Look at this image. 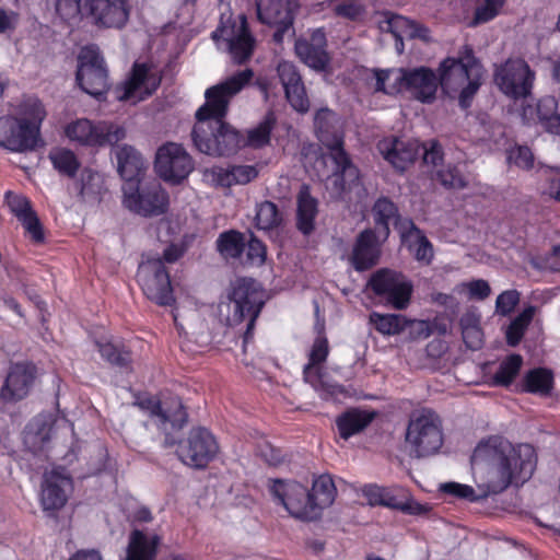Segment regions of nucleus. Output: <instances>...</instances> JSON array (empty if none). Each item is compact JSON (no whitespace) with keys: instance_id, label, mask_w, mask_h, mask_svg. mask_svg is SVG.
Here are the masks:
<instances>
[{"instance_id":"f257e3e1","label":"nucleus","mask_w":560,"mask_h":560,"mask_svg":"<svg viewBox=\"0 0 560 560\" xmlns=\"http://www.w3.org/2000/svg\"><path fill=\"white\" fill-rule=\"evenodd\" d=\"M537 463L529 444L512 445L500 436L481 441L471 456V469L477 489L458 482H446L440 490L455 498L476 502L503 492L510 486H521L533 475Z\"/></svg>"},{"instance_id":"f03ea898","label":"nucleus","mask_w":560,"mask_h":560,"mask_svg":"<svg viewBox=\"0 0 560 560\" xmlns=\"http://www.w3.org/2000/svg\"><path fill=\"white\" fill-rule=\"evenodd\" d=\"M254 78L250 69L236 72L206 90V103L197 110L192 129L196 148L208 155H225L238 150L244 139L223 121L231 100Z\"/></svg>"},{"instance_id":"7ed1b4c3","label":"nucleus","mask_w":560,"mask_h":560,"mask_svg":"<svg viewBox=\"0 0 560 560\" xmlns=\"http://www.w3.org/2000/svg\"><path fill=\"white\" fill-rule=\"evenodd\" d=\"M336 115L323 108L315 115V128L318 140L328 149L322 162L330 165L331 175H327L328 188L341 199L351 200L350 194L359 195L362 191L359 171L351 164L342 149V136L335 126Z\"/></svg>"},{"instance_id":"20e7f679","label":"nucleus","mask_w":560,"mask_h":560,"mask_svg":"<svg viewBox=\"0 0 560 560\" xmlns=\"http://www.w3.org/2000/svg\"><path fill=\"white\" fill-rule=\"evenodd\" d=\"M46 115L38 98H25L15 115L0 117V147L18 153L34 150L40 141V127Z\"/></svg>"},{"instance_id":"39448f33","label":"nucleus","mask_w":560,"mask_h":560,"mask_svg":"<svg viewBox=\"0 0 560 560\" xmlns=\"http://www.w3.org/2000/svg\"><path fill=\"white\" fill-rule=\"evenodd\" d=\"M482 68L472 48L465 45L458 57H447L439 66V83L448 95L459 93V104L466 108L480 86Z\"/></svg>"},{"instance_id":"423d86ee","label":"nucleus","mask_w":560,"mask_h":560,"mask_svg":"<svg viewBox=\"0 0 560 560\" xmlns=\"http://www.w3.org/2000/svg\"><path fill=\"white\" fill-rule=\"evenodd\" d=\"M264 305V292L252 279H240L232 284L225 300L218 304V316L228 326H237L248 318L246 337L254 327Z\"/></svg>"},{"instance_id":"0eeeda50","label":"nucleus","mask_w":560,"mask_h":560,"mask_svg":"<svg viewBox=\"0 0 560 560\" xmlns=\"http://www.w3.org/2000/svg\"><path fill=\"white\" fill-rule=\"evenodd\" d=\"M67 139L78 145L101 149L115 147L127 137V128L116 120L77 118L65 127Z\"/></svg>"},{"instance_id":"6e6552de","label":"nucleus","mask_w":560,"mask_h":560,"mask_svg":"<svg viewBox=\"0 0 560 560\" xmlns=\"http://www.w3.org/2000/svg\"><path fill=\"white\" fill-rule=\"evenodd\" d=\"M406 445L416 457L435 454L443 444V431L440 417L430 409L411 415L407 431Z\"/></svg>"},{"instance_id":"1a4fd4ad","label":"nucleus","mask_w":560,"mask_h":560,"mask_svg":"<svg viewBox=\"0 0 560 560\" xmlns=\"http://www.w3.org/2000/svg\"><path fill=\"white\" fill-rule=\"evenodd\" d=\"M535 79V72L521 58L497 65L493 72V81L500 92L514 101L526 100L532 94Z\"/></svg>"},{"instance_id":"9d476101","label":"nucleus","mask_w":560,"mask_h":560,"mask_svg":"<svg viewBox=\"0 0 560 560\" xmlns=\"http://www.w3.org/2000/svg\"><path fill=\"white\" fill-rule=\"evenodd\" d=\"M212 38L219 47L224 46L236 63L245 62L254 51L255 39L248 31L244 14L222 19Z\"/></svg>"},{"instance_id":"9b49d317","label":"nucleus","mask_w":560,"mask_h":560,"mask_svg":"<svg viewBox=\"0 0 560 560\" xmlns=\"http://www.w3.org/2000/svg\"><path fill=\"white\" fill-rule=\"evenodd\" d=\"M122 203L133 213L142 217H156L168 208V194L155 180L145 185L122 186Z\"/></svg>"},{"instance_id":"f8f14e48","label":"nucleus","mask_w":560,"mask_h":560,"mask_svg":"<svg viewBox=\"0 0 560 560\" xmlns=\"http://www.w3.org/2000/svg\"><path fill=\"white\" fill-rule=\"evenodd\" d=\"M373 293L395 310L408 307L413 292L412 282L401 272L381 269L369 280Z\"/></svg>"},{"instance_id":"ddd939ff","label":"nucleus","mask_w":560,"mask_h":560,"mask_svg":"<svg viewBox=\"0 0 560 560\" xmlns=\"http://www.w3.org/2000/svg\"><path fill=\"white\" fill-rule=\"evenodd\" d=\"M77 82L86 94L96 98L107 92V69L95 46L81 49L78 56Z\"/></svg>"},{"instance_id":"4468645a","label":"nucleus","mask_w":560,"mask_h":560,"mask_svg":"<svg viewBox=\"0 0 560 560\" xmlns=\"http://www.w3.org/2000/svg\"><path fill=\"white\" fill-rule=\"evenodd\" d=\"M138 282L144 295L159 305L174 302L170 275L161 258H147L138 268Z\"/></svg>"},{"instance_id":"2eb2a0df","label":"nucleus","mask_w":560,"mask_h":560,"mask_svg":"<svg viewBox=\"0 0 560 560\" xmlns=\"http://www.w3.org/2000/svg\"><path fill=\"white\" fill-rule=\"evenodd\" d=\"M154 168L164 182L176 185L194 171V160L182 144L167 142L158 149Z\"/></svg>"},{"instance_id":"dca6fc26","label":"nucleus","mask_w":560,"mask_h":560,"mask_svg":"<svg viewBox=\"0 0 560 560\" xmlns=\"http://www.w3.org/2000/svg\"><path fill=\"white\" fill-rule=\"evenodd\" d=\"M160 83L161 77L154 67L135 63L130 77L116 88V98L137 104L150 96Z\"/></svg>"},{"instance_id":"f3484780","label":"nucleus","mask_w":560,"mask_h":560,"mask_svg":"<svg viewBox=\"0 0 560 560\" xmlns=\"http://www.w3.org/2000/svg\"><path fill=\"white\" fill-rule=\"evenodd\" d=\"M275 499L295 518L313 521L310 490L296 481L275 480L270 486Z\"/></svg>"},{"instance_id":"a211bd4d","label":"nucleus","mask_w":560,"mask_h":560,"mask_svg":"<svg viewBox=\"0 0 560 560\" xmlns=\"http://www.w3.org/2000/svg\"><path fill=\"white\" fill-rule=\"evenodd\" d=\"M218 450L214 436L208 430L198 428L191 430L188 438L179 443L177 454L184 464L202 468L214 458Z\"/></svg>"},{"instance_id":"6ab92c4d","label":"nucleus","mask_w":560,"mask_h":560,"mask_svg":"<svg viewBox=\"0 0 560 560\" xmlns=\"http://www.w3.org/2000/svg\"><path fill=\"white\" fill-rule=\"evenodd\" d=\"M85 18L98 28H121L129 20L130 0H86Z\"/></svg>"},{"instance_id":"aec40b11","label":"nucleus","mask_w":560,"mask_h":560,"mask_svg":"<svg viewBox=\"0 0 560 560\" xmlns=\"http://www.w3.org/2000/svg\"><path fill=\"white\" fill-rule=\"evenodd\" d=\"M257 19L262 24L276 26L273 39L280 43L293 23V14L298 9L296 0H255Z\"/></svg>"},{"instance_id":"412c9836","label":"nucleus","mask_w":560,"mask_h":560,"mask_svg":"<svg viewBox=\"0 0 560 560\" xmlns=\"http://www.w3.org/2000/svg\"><path fill=\"white\" fill-rule=\"evenodd\" d=\"M72 491V480L63 469L44 474L40 487V504L44 511H57L65 506Z\"/></svg>"},{"instance_id":"4be33fe9","label":"nucleus","mask_w":560,"mask_h":560,"mask_svg":"<svg viewBox=\"0 0 560 560\" xmlns=\"http://www.w3.org/2000/svg\"><path fill=\"white\" fill-rule=\"evenodd\" d=\"M139 406L145 409L154 418L160 430L168 434L171 431L179 430L186 423L187 413L178 398H172L168 402H160L154 398H144Z\"/></svg>"},{"instance_id":"5701e85b","label":"nucleus","mask_w":560,"mask_h":560,"mask_svg":"<svg viewBox=\"0 0 560 560\" xmlns=\"http://www.w3.org/2000/svg\"><path fill=\"white\" fill-rule=\"evenodd\" d=\"M377 149L393 167L405 171L419 155L421 144L415 139L390 137L381 140Z\"/></svg>"},{"instance_id":"b1692460","label":"nucleus","mask_w":560,"mask_h":560,"mask_svg":"<svg viewBox=\"0 0 560 560\" xmlns=\"http://www.w3.org/2000/svg\"><path fill=\"white\" fill-rule=\"evenodd\" d=\"M326 45L325 32L322 28H316L308 36L301 37L295 42V52L307 67L322 71L329 62Z\"/></svg>"},{"instance_id":"393cba45","label":"nucleus","mask_w":560,"mask_h":560,"mask_svg":"<svg viewBox=\"0 0 560 560\" xmlns=\"http://www.w3.org/2000/svg\"><path fill=\"white\" fill-rule=\"evenodd\" d=\"M558 103L552 96L541 97L535 105L527 104L520 109V117L526 125L540 124L546 131L560 136Z\"/></svg>"},{"instance_id":"a878e982","label":"nucleus","mask_w":560,"mask_h":560,"mask_svg":"<svg viewBox=\"0 0 560 560\" xmlns=\"http://www.w3.org/2000/svg\"><path fill=\"white\" fill-rule=\"evenodd\" d=\"M35 381V366L30 363H15L11 365L0 397L7 402L24 399L31 392Z\"/></svg>"},{"instance_id":"bb28decb","label":"nucleus","mask_w":560,"mask_h":560,"mask_svg":"<svg viewBox=\"0 0 560 560\" xmlns=\"http://www.w3.org/2000/svg\"><path fill=\"white\" fill-rule=\"evenodd\" d=\"M257 176L258 170L254 165L213 166L203 171V180L213 187L221 188L246 185Z\"/></svg>"},{"instance_id":"cd10ccee","label":"nucleus","mask_w":560,"mask_h":560,"mask_svg":"<svg viewBox=\"0 0 560 560\" xmlns=\"http://www.w3.org/2000/svg\"><path fill=\"white\" fill-rule=\"evenodd\" d=\"M377 24L381 32L393 34V36L400 42V45H402L405 38L430 39L429 30L427 27L402 15L384 12L380 15Z\"/></svg>"},{"instance_id":"c85d7f7f","label":"nucleus","mask_w":560,"mask_h":560,"mask_svg":"<svg viewBox=\"0 0 560 560\" xmlns=\"http://www.w3.org/2000/svg\"><path fill=\"white\" fill-rule=\"evenodd\" d=\"M401 242L405 244L417 261L431 264L434 252L427 236L413 224L411 220H401L397 223Z\"/></svg>"},{"instance_id":"c756f323","label":"nucleus","mask_w":560,"mask_h":560,"mask_svg":"<svg viewBox=\"0 0 560 560\" xmlns=\"http://www.w3.org/2000/svg\"><path fill=\"white\" fill-rule=\"evenodd\" d=\"M406 91L422 103L434 100L440 85L435 72L427 67L407 69Z\"/></svg>"},{"instance_id":"7c9ffc66","label":"nucleus","mask_w":560,"mask_h":560,"mask_svg":"<svg viewBox=\"0 0 560 560\" xmlns=\"http://www.w3.org/2000/svg\"><path fill=\"white\" fill-rule=\"evenodd\" d=\"M329 352L327 339L319 336L315 339L312 350L310 352V361L304 366V380L310 383L322 396L326 397V393L334 395L337 392L336 386H330L327 390L325 389L324 383L320 376V364L325 362Z\"/></svg>"},{"instance_id":"2f4dec72","label":"nucleus","mask_w":560,"mask_h":560,"mask_svg":"<svg viewBox=\"0 0 560 560\" xmlns=\"http://www.w3.org/2000/svg\"><path fill=\"white\" fill-rule=\"evenodd\" d=\"M117 167L121 178L125 180L122 186H132L140 184L141 176L145 170V162L142 155L131 145L124 144L115 151Z\"/></svg>"},{"instance_id":"473e14b6","label":"nucleus","mask_w":560,"mask_h":560,"mask_svg":"<svg viewBox=\"0 0 560 560\" xmlns=\"http://www.w3.org/2000/svg\"><path fill=\"white\" fill-rule=\"evenodd\" d=\"M380 238L372 230H365L359 235L351 257L355 270L369 269L377 262Z\"/></svg>"},{"instance_id":"72a5a7b5","label":"nucleus","mask_w":560,"mask_h":560,"mask_svg":"<svg viewBox=\"0 0 560 560\" xmlns=\"http://www.w3.org/2000/svg\"><path fill=\"white\" fill-rule=\"evenodd\" d=\"M370 323L384 336L398 335L408 324L417 325L419 327V331L423 332L424 337L430 335V330L425 322L408 320L400 314H380L377 312H373L370 315Z\"/></svg>"},{"instance_id":"f704fd0d","label":"nucleus","mask_w":560,"mask_h":560,"mask_svg":"<svg viewBox=\"0 0 560 560\" xmlns=\"http://www.w3.org/2000/svg\"><path fill=\"white\" fill-rule=\"evenodd\" d=\"M336 494L337 489L330 475H320L313 480L310 500L314 520L318 518L322 512L334 503Z\"/></svg>"},{"instance_id":"c9c22d12","label":"nucleus","mask_w":560,"mask_h":560,"mask_svg":"<svg viewBox=\"0 0 560 560\" xmlns=\"http://www.w3.org/2000/svg\"><path fill=\"white\" fill-rule=\"evenodd\" d=\"M160 540L154 533L133 530L129 536L126 560H154Z\"/></svg>"},{"instance_id":"e433bc0d","label":"nucleus","mask_w":560,"mask_h":560,"mask_svg":"<svg viewBox=\"0 0 560 560\" xmlns=\"http://www.w3.org/2000/svg\"><path fill=\"white\" fill-rule=\"evenodd\" d=\"M383 505L413 515L427 512L424 505L413 500L405 488L397 486L385 487Z\"/></svg>"},{"instance_id":"4c0bfd02","label":"nucleus","mask_w":560,"mask_h":560,"mask_svg":"<svg viewBox=\"0 0 560 560\" xmlns=\"http://www.w3.org/2000/svg\"><path fill=\"white\" fill-rule=\"evenodd\" d=\"M298 228L303 234H310L314 230L315 219L318 212L317 200L311 196L306 186H303L298 195Z\"/></svg>"},{"instance_id":"58836bf2","label":"nucleus","mask_w":560,"mask_h":560,"mask_svg":"<svg viewBox=\"0 0 560 560\" xmlns=\"http://www.w3.org/2000/svg\"><path fill=\"white\" fill-rule=\"evenodd\" d=\"M95 345L101 357L112 365L126 368L131 361L129 351L120 340L101 337Z\"/></svg>"},{"instance_id":"ea45409f","label":"nucleus","mask_w":560,"mask_h":560,"mask_svg":"<svg viewBox=\"0 0 560 560\" xmlns=\"http://www.w3.org/2000/svg\"><path fill=\"white\" fill-rule=\"evenodd\" d=\"M375 90L389 95L406 91L407 69H388L373 71Z\"/></svg>"},{"instance_id":"a19ab883","label":"nucleus","mask_w":560,"mask_h":560,"mask_svg":"<svg viewBox=\"0 0 560 560\" xmlns=\"http://www.w3.org/2000/svg\"><path fill=\"white\" fill-rule=\"evenodd\" d=\"M373 417L374 413L360 409L345 412L336 421L340 436L347 440L357 434L373 420Z\"/></svg>"},{"instance_id":"79ce46f5","label":"nucleus","mask_w":560,"mask_h":560,"mask_svg":"<svg viewBox=\"0 0 560 560\" xmlns=\"http://www.w3.org/2000/svg\"><path fill=\"white\" fill-rule=\"evenodd\" d=\"M373 215L376 223V230L382 241L389 235L390 222L397 223L402 219H397V208L395 203L386 197L378 198L373 207Z\"/></svg>"},{"instance_id":"37998d69","label":"nucleus","mask_w":560,"mask_h":560,"mask_svg":"<svg viewBox=\"0 0 560 560\" xmlns=\"http://www.w3.org/2000/svg\"><path fill=\"white\" fill-rule=\"evenodd\" d=\"M50 433L51 425L47 421L35 419L24 432V442L32 451L37 452L44 448L50 439Z\"/></svg>"},{"instance_id":"c03bdc74","label":"nucleus","mask_w":560,"mask_h":560,"mask_svg":"<svg viewBox=\"0 0 560 560\" xmlns=\"http://www.w3.org/2000/svg\"><path fill=\"white\" fill-rule=\"evenodd\" d=\"M85 2L86 0H46V7L54 10L61 20L70 22L85 16Z\"/></svg>"},{"instance_id":"a18cd8bd","label":"nucleus","mask_w":560,"mask_h":560,"mask_svg":"<svg viewBox=\"0 0 560 560\" xmlns=\"http://www.w3.org/2000/svg\"><path fill=\"white\" fill-rule=\"evenodd\" d=\"M49 160L60 174L69 177H73L80 166L75 153L65 148H57L50 151Z\"/></svg>"},{"instance_id":"49530a36","label":"nucleus","mask_w":560,"mask_h":560,"mask_svg":"<svg viewBox=\"0 0 560 560\" xmlns=\"http://www.w3.org/2000/svg\"><path fill=\"white\" fill-rule=\"evenodd\" d=\"M256 226L260 230H271L281 222V214L271 201H264L256 207Z\"/></svg>"},{"instance_id":"de8ad7c7","label":"nucleus","mask_w":560,"mask_h":560,"mask_svg":"<svg viewBox=\"0 0 560 560\" xmlns=\"http://www.w3.org/2000/svg\"><path fill=\"white\" fill-rule=\"evenodd\" d=\"M505 0H476L475 13L471 26L487 23L501 12Z\"/></svg>"},{"instance_id":"09e8293b","label":"nucleus","mask_w":560,"mask_h":560,"mask_svg":"<svg viewBox=\"0 0 560 560\" xmlns=\"http://www.w3.org/2000/svg\"><path fill=\"white\" fill-rule=\"evenodd\" d=\"M523 359L518 354H511L501 362L498 372L494 374L493 380L497 385H509L518 374Z\"/></svg>"},{"instance_id":"8fccbe9b","label":"nucleus","mask_w":560,"mask_h":560,"mask_svg":"<svg viewBox=\"0 0 560 560\" xmlns=\"http://www.w3.org/2000/svg\"><path fill=\"white\" fill-rule=\"evenodd\" d=\"M104 178L98 172L84 168L80 175V194L84 198H95L103 189Z\"/></svg>"},{"instance_id":"3c124183","label":"nucleus","mask_w":560,"mask_h":560,"mask_svg":"<svg viewBox=\"0 0 560 560\" xmlns=\"http://www.w3.org/2000/svg\"><path fill=\"white\" fill-rule=\"evenodd\" d=\"M243 248V236L238 232H225L218 240V249L226 258H237Z\"/></svg>"},{"instance_id":"603ef678","label":"nucleus","mask_w":560,"mask_h":560,"mask_svg":"<svg viewBox=\"0 0 560 560\" xmlns=\"http://www.w3.org/2000/svg\"><path fill=\"white\" fill-rule=\"evenodd\" d=\"M552 385V374L545 369L530 371L525 378V386L528 392L548 394Z\"/></svg>"},{"instance_id":"864d4df0","label":"nucleus","mask_w":560,"mask_h":560,"mask_svg":"<svg viewBox=\"0 0 560 560\" xmlns=\"http://www.w3.org/2000/svg\"><path fill=\"white\" fill-rule=\"evenodd\" d=\"M460 325L466 346L472 350L479 349L482 345V332L478 319L474 315H466L462 317Z\"/></svg>"},{"instance_id":"5fc2aeb1","label":"nucleus","mask_w":560,"mask_h":560,"mask_svg":"<svg viewBox=\"0 0 560 560\" xmlns=\"http://www.w3.org/2000/svg\"><path fill=\"white\" fill-rule=\"evenodd\" d=\"M532 308L524 310L508 327L506 340L510 346H516L524 336V332L533 318Z\"/></svg>"},{"instance_id":"6e6d98bb","label":"nucleus","mask_w":560,"mask_h":560,"mask_svg":"<svg viewBox=\"0 0 560 560\" xmlns=\"http://www.w3.org/2000/svg\"><path fill=\"white\" fill-rule=\"evenodd\" d=\"M273 124V115H267L262 122L248 131V136L246 141L244 140V144L247 143L250 147L259 148L268 143Z\"/></svg>"},{"instance_id":"4d7b16f0","label":"nucleus","mask_w":560,"mask_h":560,"mask_svg":"<svg viewBox=\"0 0 560 560\" xmlns=\"http://www.w3.org/2000/svg\"><path fill=\"white\" fill-rule=\"evenodd\" d=\"M455 292L458 294H467L471 300H485L490 295L491 288L486 280L477 279L457 284Z\"/></svg>"},{"instance_id":"13d9d810","label":"nucleus","mask_w":560,"mask_h":560,"mask_svg":"<svg viewBox=\"0 0 560 560\" xmlns=\"http://www.w3.org/2000/svg\"><path fill=\"white\" fill-rule=\"evenodd\" d=\"M290 105L299 113H306L310 108V101L303 82L295 83L284 89Z\"/></svg>"},{"instance_id":"bf43d9fd","label":"nucleus","mask_w":560,"mask_h":560,"mask_svg":"<svg viewBox=\"0 0 560 560\" xmlns=\"http://www.w3.org/2000/svg\"><path fill=\"white\" fill-rule=\"evenodd\" d=\"M435 174L440 183L447 188H463L466 185V179L457 166L448 164L438 168Z\"/></svg>"},{"instance_id":"052dcab7","label":"nucleus","mask_w":560,"mask_h":560,"mask_svg":"<svg viewBox=\"0 0 560 560\" xmlns=\"http://www.w3.org/2000/svg\"><path fill=\"white\" fill-rule=\"evenodd\" d=\"M5 202L19 221L34 212L26 197L14 194L10 190L5 192Z\"/></svg>"},{"instance_id":"680f3d73","label":"nucleus","mask_w":560,"mask_h":560,"mask_svg":"<svg viewBox=\"0 0 560 560\" xmlns=\"http://www.w3.org/2000/svg\"><path fill=\"white\" fill-rule=\"evenodd\" d=\"M509 164L521 168H530L534 164V155L528 147L515 145L508 151Z\"/></svg>"},{"instance_id":"e2e57ef3","label":"nucleus","mask_w":560,"mask_h":560,"mask_svg":"<svg viewBox=\"0 0 560 560\" xmlns=\"http://www.w3.org/2000/svg\"><path fill=\"white\" fill-rule=\"evenodd\" d=\"M277 72L283 85V89H287L295 83L302 82L301 75L296 70V67L291 61H280L277 66Z\"/></svg>"},{"instance_id":"0e129e2a","label":"nucleus","mask_w":560,"mask_h":560,"mask_svg":"<svg viewBox=\"0 0 560 560\" xmlns=\"http://www.w3.org/2000/svg\"><path fill=\"white\" fill-rule=\"evenodd\" d=\"M246 258L252 266H261L266 260V247L256 237H250L247 243Z\"/></svg>"},{"instance_id":"69168bd1","label":"nucleus","mask_w":560,"mask_h":560,"mask_svg":"<svg viewBox=\"0 0 560 560\" xmlns=\"http://www.w3.org/2000/svg\"><path fill=\"white\" fill-rule=\"evenodd\" d=\"M520 294L516 290L502 292L495 301V311L501 315L510 314L518 303Z\"/></svg>"},{"instance_id":"338daca9","label":"nucleus","mask_w":560,"mask_h":560,"mask_svg":"<svg viewBox=\"0 0 560 560\" xmlns=\"http://www.w3.org/2000/svg\"><path fill=\"white\" fill-rule=\"evenodd\" d=\"M20 221L23 224V226H24L25 231L27 232V234L30 235V237L35 243H40L44 241L43 228H42L39 220H38L37 215L35 214V212L30 213L28 215H26L25 218H23Z\"/></svg>"},{"instance_id":"774afa93","label":"nucleus","mask_w":560,"mask_h":560,"mask_svg":"<svg viewBox=\"0 0 560 560\" xmlns=\"http://www.w3.org/2000/svg\"><path fill=\"white\" fill-rule=\"evenodd\" d=\"M335 12L339 16H343L350 20H355L360 18L363 12L364 8L362 4H360L358 1H349L347 3H342L336 7Z\"/></svg>"}]
</instances>
